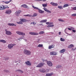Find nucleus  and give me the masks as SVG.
Wrapping results in <instances>:
<instances>
[{"instance_id": "1", "label": "nucleus", "mask_w": 76, "mask_h": 76, "mask_svg": "<svg viewBox=\"0 0 76 76\" xmlns=\"http://www.w3.org/2000/svg\"><path fill=\"white\" fill-rule=\"evenodd\" d=\"M24 53L26 55H31V52L29 50L25 49L24 50Z\"/></svg>"}, {"instance_id": "2", "label": "nucleus", "mask_w": 76, "mask_h": 76, "mask_svg": "<svg viewBox=\"0 0 76 76\" xmlns=\"http://www.w3.org/2000/svg\"><path fill=\"white\" fill-rule=\"evenodd\" d=\"M5 31L6 32L5 34L7 35H11L12 33H11V31H8L7 29L5 30Z\"/></svg>"}, {"instance_id": "3", "label": "nucleus", "mask_w": 76, "mask_h": 76, "mask_svg": "<svg viewBox=\"0 0 76 76\" xmlns=\"http://www.w3.org/2000/svg\"><path fill=\"white\" fill-rule=\"evenodd\" d=\"M16 33L19 35H25V33L23 32H21L20 31H17L16 32Z\"/></svg>"}, {"instance_id": "4", "label": "nucleus", "mask_w": 76, "mask_h": 76, "mask_svg": "<svg viewBox=\"0 0 76 76\" xmlns=\"http://www.w3.org/2000/svg\"><path fill=\"white\" fill-rule=\"evenodd\" d=\"M16 44H9L8 45V48L9 49H11V48H12L13 47V46L14 45H15Z\"/></svg>"}, {"instance_id": "5", "label": "nucleus", "mask_w": 76, "mask_h": 76, "mask_svg": "<svg viewBox=\"0 0 76 76\" xmlns=\"http://www.w3.org/2000/svg\"><path fill=\"white\" fill-rule=\"evenodd\" d=\"M44 64H45L44 63H41L39 64L38 65L36 66V67H42V66H43Z\"/></svg>"}, {"instance_id": "6", "label": "nucleus", "mask_w": 76, "mask_h": 76, "mask_svg": "<svg viewBox=\"0 0 76 76\" xmlns=\"http://www.w3.org/2000/svg\"><path fill=\"white\" fill-rule=\"evenodd\" d=\"M11 13H12V11L10 10H7L5 11V13L7 15H10Z\"/></svg>"}, {"instance_id": "7", "label": "nucleus", "mask_w": 76, "mask_h": 76, "mask_svg": "<svg viewBox=\"0 0 76 76\" xmlns=\"http://www.w3.org/2000/svg\"><path fill=\"white\" fill-rule=\"evenodd\" d=\"M29 34L31 35H38V33L36 32H29Z\"/></svg>"}, {"instance_id": "8", "label": "nucleus", "mask_w": 76, "mask_h": 76, "mask_svg": "<svg viewBox=\"0 0 76 76\" xmlns=\"http://www.w3.org/2000/svg\"><path fill=\"white\" fill-rule=\"evenodd\" d=\"M47 64L50 67H52L53 66V64L50 61H48L47 62Z\"/></svg>"}, {"instance_id": "9", "label": "nucleus", "mask_w": 76, "mask_h": 76, "mask_svg": "<svg viewBox=\"0 0 76 76\" xmlns=\"http://www.w3.org/2000/svg\"><path fill=\"white\" fill-rule=\"evenodd\" d=\"M50 4L53 6H57L58 4L57 3H55L53 2H50Z\"/></svg>"}, {"instance_id": "10", "label": "nucleus", "mask_w": 76, "mask_h": 76, "mask_svg": "<svg viewBox=\"0 0 76 76\" xmlns=\"http://www.w3.org/2000/svg\"><path fill=\"white\" fill-rule=\"evenodd\" d=\"M21 11L20 10H18L17 11L15 12V15L17 16H19V15L20 14V13H21Z\"/></svg>"}, {"instance_id": "11", "label": "nucleus", "mask_w": 76, "mask_h": 76, "mask_svg": "<svg viewBox=\"0 0 76 76\" xmlns=\"http://www.w3.org/2000/svg\"><path fill=\"white\" fill-rule=\"evenodd\" d=\"M50 54V55H52V56H56V55H57V53L54 51L51 52Z\"/></svg>"}, {"instance_id": "12", "label": "nucleus", "mask_w": 76, "mask_h": 76, "mask_svg": "<svg viewBox=\"0 0 76 76\" xmlns=\"http://www.w3.org/2000/svg\"><path fill=\"white\" fill-rule=\"evenodd\" d=\"M38 11L39 13H41V14H42V13H44V11H42L39 9V10Z\"/></svg>"}, {"instance_id": "13", "label": "nucleus", "mask_w": 76, "mask_h": 76, "mask_svg": "<svg viewBox=\"0 0 76 76\" xmlns=\"http://www.w3.org/2000/svg\"><path fill=\"white\" fill-rule=\"evenodd\" d=\"M8 25L9 26H16V25L13 23H8Z\"/></svg>"}, {"instance_id": "14", "label": "nucleus", "mask_w": 76, "mask_h": 76, "mask_svg": "<svg viewBox=\"0 0 76 76\" xmlns=\"http://www.w3.org/2000/svg\"><path fill=\"white\" fill-rule=\"evenodd\" d=\"M25 64L28 66H31V63H30L29 61H27V62H26Z\"/></svg>"}, {"instance_id": "15", "label": "nucleus", "mask_w": 76, "mask_h": 76, "mask_svg": "<svg viewBox=\"0 0 76 76\" xmlns=\"http://www.w3.org/2000/svg\"><path fill=\"white\" fill-rule=\"evenodd\" d=\"M22 7H24V8H27L28 7L26 4H23L21 6Z\"/></svg>"}, {"instance_id": "16", "label": "nucleus", "mask_w": 76, "mask_h": 76, "mask_svg": "<svg viewBox=\"0 0 76 76\" xmlns=\"http://www.w3.org/2000/svg\"><path fill=\"white\" fill-rule=\"evenodd\" d=\"M20 20L22 22H27V20H26V19H20Z\"/></svg>"}, {"instance_id": "17", "label": "nucleus", "mask_w": 76, "mask_h": 76, "mask_svg": "<svg viewBox=\"0 0 76 76\" xmlns=\"http://www.w3.org/2000/svg\"><path fill=\"white\" fill-rule=\"evenodd\" d=\"M55 47V45H53L50 46L48 47L49 49H51V48H54Z\"/></svg>"}, {"instance_id": "18", "label": "nucleus", "mask_w": 76, "mask_h": 76, "mask_svg": "<svg viewBox=\"0 0 76 76\" xmlns=\"http://www.w3.org/2000/svg\"><path fill=\"white\" fill-rule=\"evenodd\" d=\"M47 19L43 20H41V21H39V22L40 23H44L45 22H47Z\"/></svg>"}, {"instance_id": "19", "label": "nucleus", "mask_w": 76, "mask_h": 76, "mask_svg": "<svg viewBox=\"0 0 76 76\" xmlns=\"http://www.w3.org/2000/svg\"><path fill=\"white\" fill-rule=\"evenodd\" d=\"M65 51L66 50H65V49H63L60 51V53H64Z\"/></svg>"}, {"instance_id": "20", "label": "nucleus", "mask_w": 76, "mask_h": 76, "mask_svg": "<svg viewBox=\"0 0 76 76\" xmlns=\"http://www.w3.org/2000/svg\"><path fill=\"white\" fill-rule=\"evenodd\" d=\"M52 75H53V73H52L46 74V76H51Z\"/></svg>"}, {"instance_id": "21", "label": "nucleus", "mask_w": 76, "mask_h": 76, "mask_svg": "<svg viewBox=\"0 0 76 76\" xmlns=\"http://www.w3.org/2000/svg\"><path fill=\"white\" fill-rule=\"evenodd\" d=\"M0 10H4V5H2L0 6Z\"/></svg>"}, {"instance_id": "22", "label": "nucleus", "mask_w": 76, "mask_h": 76, "mask_svg": "<svg viewBox=\"0 0 76 76\" xmlns=\"http://www.w3.org/2000/svg\"><path fill=\"white\" fill-rule=\"evenodd\" d=\"M74 47V45L72 44H71L68 46V47L69 48H72V47Z\"/></svg>"}, {"instance_id": "23", "label": "nucleus", "mask_w": 76, "mask_h": 76, "mask_svg": "<svg viewBox=\"0 0 76 76\" xmlns=\"http://www.w3.org/2000/svg\"><path fill=\"white\" fill-rule=\"evenodd\" d=\"M32 7L34 8V9H35V10H38L39 9L37 7H34V6H32Z\"/></svg>"}, {"instance_id": "24", "label": "nucleus", "mask_w": 76, "mask_h": 76, "mask_svg": "<svg viewBox=\"0 0 76 76\" xmlns=\"http://www.w3.org/2000/svg\"><path fill=\"white\" fill-rule=\"evenodd\" d=\"M12 1V0H10L9 1H3L4 3H5V4H9V3H10V2H11Z\"/></svg>"}, {"instance_id": "25", "label": "nucleus", "mask_w": 76, "mask_h": 76, "mask_svg": "<svg viewBox=\"0 0 76 76\" xmlns=\"http://www.w3.org/2000/svg\"><path fill=\"white\" fill-rule=\"evenodd\" d=\"M46 24L47 25H52L53 24V22H47L46 23Z\"/></svg>"}, {"instance_id": "26", "label": "nucleus", "mask_w": 76, "mask_h": 76, "mask_svg": "<svg viewBox=\"0 0 76 76\" xmlns=\"http://www.w3.org/2000/svg\"><path fill=\"white\" fill-rule=\"evenodd\" d=\"M69 4H66L64 5L63 6V7L64 8H65V7H68L69 6Z\"/></svg>"}, {"instance_id": "27", "label": "nucleus", "mask_w": 76, "mask_h": 76, "mask_svg": "<svg viewBox=\"0 0 76 76\" xmlns=\"http://www.w3.org/2000/svg\"><path fill=\"white\" fill-rule=\"evenodd\" d=\"M17 71H18V72H19L20 73H23V72L20 69H18L17 70Z\"/></svg>"}, {"instance_id": "28", "label": "nucleus", "mask_w": 76, "mask_h": 76, "mask_svg": "<svg viewBox=\"0 0 76 76\" xmlns=\"http://www.w3.org/2000/svg\"><path fill=\"white\" fill-rule=\"evenodd\" d=\"M58 7L60 9H63V7H62L61 6H58Z\"/></svg>"}, {"instance_id": "29", "label": "nucleus", "mask_w": 76, "mask_h": 76, "mask_svg": "<svg viewBox=\"0 0 76 76\" xmlns=\"http://www.w3.org/2000/svg\"><path fill=\"white\" fill-rule=\"evenodd\" d=\"M68 31V29L67 28H65V29L64 32L65 33H66V34H68V33H67L66 32H67Z\"/></svg>"}, {"instance_id": "30", "label": "nucleus", "mask_w": 76, "mask_h": 76, "mask_svg": "<svg viewBox=\"0 0 76 76\" xmlns=\"http://www.w3.org/2000/svg\"><path fill=\"white\" fill-rule=\"evenodd\" d=\"M17 23L18 24H20V25H22V24H23V23L22 21H19V22H17Z\"/></svg>"}, {"instance_id": "31", "label": "nucleus", "mask_w": 76, "mask_h": 76, "mask_svg": "<svg viewBox=\"0 0 76 76\" xmlns=\"http://www.w3.org/2000/svg\"><path fill=\"white\" fill-rule=\"evenodd\" d=\"M45 32L44 31H41L39 33V34H44Z\"/></svg>"}, {"instance_id": "32", "label": "nucleus", "mask_w": 76, "mask_h": 76, "mask_svg": "<svg viewBox=\"0 0 76 76\" xmlns=\"http://www.w3.org/2000/svg\"><path fill=\"white\" fill-rule=\"evenodd\" d=\"M42 5L43 7H47V3L42 4Z\"/></svg>"}, {"instance_id": "33", "label": "nucleus", "mask_w": 76, "mask_h": 76, "mask_svg": "<svg viewBox=\"0 0 76 76\" xmlns=\"http://www.w3.org/2000/svg\"><path fill=\"white\" fill-rule=\"evenodd\" d=\"M60 41H65V39H63L62 38H61Z\"/></svg>"}, {"instance_id": "34", "label": "nucleus", "mask_w": 76, "mask_h": 76, "mask_svg": "<svg viewBox=\"0 0 76 76\" xmlns=\"http://www.w3.org/2000/svg\"><path fill=\"white\" fill-rule=\"evenodd\" d=\"M38 47H43V45L42 44H39L38 46Z\"/></svg>"}, {"instance_id": "35", "label": "nucleus", "mask_w": 76, "mask_h": 76, "mask_svg": "<svg viewBox=\"0 0 76 76\" xmlns=\"http://www.w3.org/2000/svg\"><path fill=\"white\" fill-rule=\"evenodd\" d=\"M58 21H59V22H64V20H63L60 18L58 19Z\"/></svg>"}, {"instance_id": "36", "label": "nucleus", "mask_w": 76, "mask_h": 76, "mask_svg": "<svg viewBox=\"0 0 76 76\" xmlns=\"http://www.w3.org/2000/svg\"><path fill=\"white\" fill-rule=\"evenodd\" d=\"M24 16H28L29 17H31V15L28 14L26 15H25Z\"/></svg>"}, {"instance_id": "37", "label": "nucleus", "mask_w": 76, "mask_h": 76, "mask_svg": "<svg viewBox=\"0 0 76 76\" xmlns=\"http://www.w3.org/2000/svg\"><path fill=\"white\" fill-rule=\"evenodd\" d=\"M9 8V7H7V6H4V9H6V8Z\"/></svg>"}, {"instance_id": "38", "label": "nucleus", "mask_w": 76, "mask_h": 76, "mask_svg": "<svg viewBox=\"0 0 76 76\" xmlns=\"http://www.w3.org/2000/svg\"><path fill=\"white\" fill-rule=\"evenodd\" d=\"M37 15H38V14H37V13H34L33 16L34 17H35V16H37Z\"/></svg>"}, {"instance_id": "39", "label": "nucleus", "mask_w": 76, "mask_h": 76, "mask_svg": "<svg viewBox=\"0 0 76 76\" xmlns=\"http://www.w3.org/2000/svg\"><path fill=\"white\" fill-rule=\"evenodd\" d=\"M60 67H61V65H58V66L56 67V68L57 69H58L59 68H60Z\"/></svg>"}, {"instance_id": "40", "label": "nucleus", "mask_w": 76, "mask_h": 76, "mask_svg": "<svg viewBox=\"0 0 76 76\" xmlns=\"http://www.w3.org/2000/svg\"><path fill=\"white\" fill-rule=\"evenodd\" d=\"M1 42H3V43H6V41L4 40H2Z\"/></svg>"}, {"instance_id": "41", "label": "nucleus", "mask_w": 76, "mask_h": 76, "mask_svg": "<svg viewBox=\"0 0 76 76\" xmlns=\"http://www.w3.org/2000/svg\"><path fill=\"white\" fill-rule=\"evenodd\" d=\"M42 60L43 62H44V61L45 62H47V59L44 60V59H42Z\"/></svg>"}, {"instance_id": "42", "label": "nucleus", "mask_w": 76, "mask_h": 76, "mask_svg": "<svg viewBox=\"0 0 76 76\" xmlns=\"http://www.w3.org/2000/svg\"><path fill=\"white\" fill-rule=\"evenodd\" d=\"M47 0H35V1H46Z\"/></svg>"}, {"instance_id": "43", "label": "nucleus", "mask_w": 76, "mask_h": 76, "mask_svg": "<svg viewBox=\"0 0 76 76\" xmlns=\"http://www.w3.org/2000/svg\"><path fill=\"white\" fill-rule=\"evenodd\" d=\"M23 38H24V37L23 36L21 38H20L19 39H18V40H21V39H23Z\"/></svg>"}, {"instance_id": "44", "label": "nucleus", "mask_w": 76, "mask_h": 76, "mask_svg": "<svg viewBox=\"0 0 76 76\" xmlns=\"http://www.w3.org/2000/svg\"><path fill=\"white\" fill-rule=\"evenodd\" d=\"M72 10H76V7L72 8Z\"/></svg>"}, {"instance_id": "45", "label": "nucleus", "mask_w": 76, "mask_h": 76, "mask_svg": "<svg viewBox=\"0 0 76 76\" xmlns=\"http://www.w3.org/2000/svg\"><path fill=\"white\" fill-rule=\"evenodd\" d=\"M72 16H76V13L72 14Z\"/></svg>"}, {"instance_id": "46", "label": "nucleus", "mask_w": 76, "mask_h": 76, "mask_svg": "<svg viewBox=\"0 0 76 76\" xmlns=\"http://www.w3.org/2000/svg\"><path fill=\"white\" fill-rule=\"evenodd\" d=\"M43 9L45 11V12H47V10H47V8H45V7H44L43 8Z\"/></svg>"}, {"instance_id": "47", "label": "nucleus", "mask_w": 76, "mask_h": 76, "mask_svg": "<svg viewBox=\"0 0 76 76\" xmlns=\"http://www.w3.org/2000/svg\"><path fill=\"white\" fill-rule=\"evenodd\" d=\"M46 12H48V13H51V12L50 11L48 10Z\"/></svg>"}, {"instance_id": "48", "label": "nucleus", "mask_w": 76, "mask_h": 76, "mask_svg": "<svg viewBox=\"0 0 76 76\" xmlns=\"http://www.w3.org/2000/svg\"><path fill=\"white\" fill-rule=\"evenodd\" d=\"M39 71L40 72H43V73H44V72H45V71L43 72V71L42 70V69H40L39 70Z\"/></svg>"}, {"instance_id": "49", "label": "nucleus", "mask_w": 76, "mask_h": 76, "mask_svg": "<svg viewBox=\"0 0 76 76\" xmlns=\"http://www.w3.org/2000/svg\"><path fill=\"white\" fill-rule=\"evenodd\" d=\"M37 42H38V43H39V42H41L40 39H38V40L37 41Z\"/></svg>"}, {"instance_id": "50", "label": "nucleus", "mask_w": 76, "mask_h": 76, "mask_svg": "<svg viewBox=\"0 0 76 76\" xmlns=\"http://www.w3.org/2000/svg\"><path fill=\"white\" fill-rule=\"evenodd\" d=\"M54 25H53L52 24V25H50V27H53Z\"/></svg>"}, {"instance_id": "51", "label": "nucleus", "mask_w": 76, "mask_h": 76, "mask_svg": "<svg viewBox=\"0 0 76 76\" xmlns=\"http://www.w3.org/2000/svg\"><path fill=\"white\" fill-rule=\"evenodd\" d=\"M72 32H74V33L76 32V30H72Z\"/></svg>"}, {"instance_id": "52", "label": "nucleus", "mask_w": 76, "mask_h": 76, "mask_svg": "<svg viewBox=\"0 0 76 76\" xmlns=\"http://www.w3.org/2000/svg\"><path fill=\"white\" fill-rule=\"evenodd\" d=\"M33 24H34V25H36V24H37V23H35V22H33Z\"/></svg>"}, {"instance_id": "53", "label": "nucleus", "mask_w": 76, "mask_h": 76, "mask_svg": "<svg viewBox=\"0 0 76 76\" xmlns=\"http://www.w3.org/2000/svg\"><path fill=\"white\" fill-rule=\"evenodd\" d=\"M68 30H69V31H71L72 29L70 28H68Z\"/></svg>"}, {"instance_id": "54", "label": "nucleus", "mask_w": 76, "mask_h": 76, "mask_svg": "<svg viewBox=\"0 0 76 76\" xmlns=\"http://www.w3.org/2000/svg\"><path fill=\"white\" fill-rule=\"evenodd\" d=\"M47 27H48V28H49V27H50V25H48L47 26Z\"/></svg>"}, {"instance_id": "55", "label": "nucleus", "mask_w": 76, "mask_h": 76, "mask_svg": "<svg viewBox=\"0 0 76 76\" xmlns=\"http://www.w3.org/2000/svg\"><path fill=\"white\" fill-rule=\"evenodd\" d=\"M72 50H73V51H74V50H75V49L74 48H72Z\"/></svg>"}, {"instance_id": "56", "label": "nucleus", "mask_w": 76, "mask_h": 76, "mask_svg": "<svg viewBox=\"0 0 76 76\" xmlns=\"http://www.w3.org/2000/svg\"><path fill=\"white\" fill-rule=\"evenodd\" d=\"M58 34H59V35H60L61 34V32H59Z\"/></svg>"}, {"instance_id": "57", "label": "nucleus", "mask_w": 76, "mask_h": 76, "mask_svg": "<svg viewBox=\"0 0 76 76\" xmlns=\"http://www.w3.org/2000/svg\"><path fill=\"white\" fill-rule=\"evenodd\" d=\"M14 63H18V61H14Z\"/></svg>"}, {"instance_id": "58", "label": "nucleus", "mask_w": 76, "mask_h": 76, "mask_svg": "<svg viewBox=\"0 0 76 76\" xmlns=\"http://www.w3.org/2000/svg\"><path fill=\"white\" fill-rule=\"evenodd\" d=\"M7 73H10V72H9V71H7Z\"/></svg>"}, {"instance_id": "59", "label": "nucleus", "mask_w": 76, "mask_h": 76, "mask_svg": "<svg viewBox=\"0 0 76 76\" xmlns=\"http://www.w3.org/2000/svg\"><path fill=\"white\" fill-rule=\"evenodd\" d=\"M2 40H0V42H1Z\"/></svg>"}, {"instance_id": "60", "label": "nucleus", "mask_w": 76, "mask_h": 76, "mask_svg": "<svg viewBox=\"0 0 76 76\" xmlns=\"http://www.w3.org/2000/svg\"><path fill=\"white\" fill-rule=\"evenodd\" d=\"M67 35H70V34H69L68 33Z\"/></svg>"}, {"instance_id": "61", "label": "nucleus", "mask_w": 76, "mask_h": 76, "mask_svg": "<svg viewBox=\"0 0 76 76\" xmlns=\"http://www.w3.org/2000/svg\"><path fill=\"white\" fill-rule=\"evenodd\" d=\"M72 28V29H75V28H72V27H71Z\"/></svg>"}, {"instance_id": "62", "label": "nucleus", "mask_w": 76, "mask_h": 76, "mask_svg": "<svg viewBox=\"0 0 76 76\" xmlns=\"http://www.w3.org/2000/svg\"><path fill=\"white\" fill-rule=\"evenodd\" d=\"M39 25H42V23L40 24Z\"/></svg>"}, {"instance_id": "63", "label": "nucleus", "mask_w": 76, "mask_h": 76, "mask_svg": "<svg viewBox=\"0 0 76 76\" xmlns=\"http://www.w3.org/2000/svg\"><path fill=\"white\" fill-rule=\"evenodd\" d=\"M70 1H73L74 0H69Z\"/></svg>"}, {"instance_id": "64", "label": "nucleus", "mask_w": 76, "mask_h": 76, "mask_svg": "<svg viewBox=\"0 0 76 76\" xmlns=\"http://www.w3.org/2000/svg\"><path fill=\"white\" fill-rule=\"evenodd\" d=\"M31 24H33V23H31Z\"/></svg>"}]
</instances>
